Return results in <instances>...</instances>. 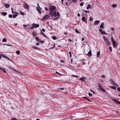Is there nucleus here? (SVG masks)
I'll return each instance as SVG.
<instances>
[{"label": "nucleus", "instance_id": "17", "mask_svg": "<svg viewBox=\"0 0 120 120\" xmlns=\"http://www.w3.org/2000/svg\"><path fill=\"white\" fill-rule=\"evenodd\" d=\"M12 69L14 71V72L15 73L17 72L19 73H20L19 72V71L13 68Z\"/></svg>", "mask_w": 120, "mask_h": 120}, {"label": "nucleus", "instance_id": "64", "mask_svg": "<svg viewBox=\"0 0 120 120\" xmlns=\"http://www.w3.org/2000/svg\"><path fill=\"white\" fill-rule=\"evenodd\" d=\"M77 15L79 17L80 16V14L79 13H78V14Z\"/></svg>", "mask_w": 120, "mask_h": 120}, {"label": "nucleus", "instance_id": "56", "mask_svg": "<svg viewBox=\"0 0 120 120\" xmlns=\"http://www.w3.org/2000/svg\"><path fill=\"white\" fill-rule=\"evenodd\" d=\"M36 45H39V43H36Z\"/></svg>", "mask_w": 120, "mask_h": 120}, {"label": "nucleus", "instance_id": "34", "mask_svg": "<svg viewBox=\"0 0 120 120\" xmlns=\"http://www.w3.org/2000/svg\"><path fill=\"white\" fill-rule=\"evenodd\" d=\"M60 14L59 12H57V15L58 16V17L59 18Z\"/></svg>", "mask_w": 120, "mask_h": 120}, {"label": "nucleus", "instance_id": "51", "mask_svg": "<svg viewBox=\"0 0 120 120\" xmlns=\"http://www.w3.org/2000/svg\"><path fill=\"white\" fill-rule=\"evenodd\" d=\"M105 75H101V77L102 78H105Z\"/></svg>", "mask_w": 120, "mask_h": 120}, {"label": "nucleus", "instance_id": "46", "mask_svg": "<svg viewBox=\"0 0 120 120\" xmlns=\"http://www.w3.org/2000/svg\"><path fill=\"white\" fill-rule=\"evenodd\" d=\"M11 120H17V119L15 118H12Z\"/></svg>", "mask_w": 120, "mask_h": 120}, {"label": "nucleus", "instance_id": "58", "mask_svg": "<svg viewBox=\"0 0 120 120\" xmlns=\"http://www.w3.org/2000/svg\"><path fill=\"white\" fill-rule=\"evenodd\" d=\"M115 85L116 86L118 87H119L118 85L116 83Z\"/></svg>", "mask_w": 120, "mask_h": 120}, {"label": "nucleus", "instance_id": "33", "mask_svg": "<svg viewBox=\"0 0 120 120\" xmlns=\"http://www.w3.org/2000/svg\"><path fill=\"white\" fill-rule=\"evenodd\" d=\"M20 14L21 15H24V13L23 12H22L21 11H20Z\"/></svg>", "mask_w": 120, "mask_h": 120}, {"label": "nucleus", "instance_id": "1", "mask_svg": "<svg viewBox=\"0 0 120 120\" xmlns=\"http://www.w3.org/2000/svg\"><path fill=\"white\" fill-rule=\"evenodd\" d=\"M56 7L52 6H50L49 8L50 12H49L50 16L52 17L56 16Z\"/></svg>", "mask_w": 120, "mask_h": 120}, {"label": "nucleus", "instance_id": "37", "mask_svg": "<svg viewBox=\"0 0 120 120\" xmlns=\"http://www.w3.org/2000/svg\"><path fill=\"white\" fill-rule=\"evenodd\" d=\"M59 18L58 17L55 18L53 19V20L55 21L56 20H57Z\"/></svg>", "mask_w": 120, "mask_h": 120}, {"label": "nucleus", "instance_id": "13", "mask_svg": "<svg viewBox=\"0 0 120 120\" xmlns=\"http://www.w3.org/2000/svg\"><path fill=\"white\" fill-rule=\"evenodd\" d=\"M98 90L104 93L106 92L105 90L103 88Z\"/></svg>", "mask_w": 120, "mask_h": 120}, {"label": "nucleus", "instance_id": "36", "mask_svg": "<svg viewBox=\"0 0 120 120\" xmlns=\"http://www.w3.org/2000/svg\"><path fill=\"white\" fill-rule=\"evenodd\" d=\"M33 49H39V48H37V47H35L34 46L33 47Z\"/></svg>", "mask_w": 120, "mask_h": 120}, {"label": "nucleus", "instance_id": "2", "mask_svg": "<svg viewBox=\"0 0 120 120\" xmlns=\"http://www.w3.org/2000/svg\"><path fill=\"white\" fill-rule=\"evenodd\" d=\"M104 25V22H103L101 23V25L100 26V29L99 31L100 33L103 35H106L107 34L105 32V31H103L101 29L102 28V29H103L104 28V27L103 26Z\"/></svg>", "mask_w": 120, "mask_h": 120}, {"label": "nucleus", "instance_id": "15", "mask_svg": "<svg viewBox=\"0 0 120 120\" xmlns=\"http://www.w3.org/2000/svg\"><path fill=\"white\" fill-rule=\"evenodd\" d=\"M4 6L7 8H8L10 7V5L8 4H5Z\"/></svg>", "mask_w": 120, "mask_h": 120}, {"label": "nucleus", "instance_id": "53", "mask_svg": "<svg viewBox=\"0 0 120 120\" xmlns=\"http://www.w3.org/2000/svg\"><path fill=\"white\" fill-rule=\"evenodd\" d=\"M0 69L2 71L3 70L5 69L4 68H2L0 67Z\"/></svg>", "mask_w": 120, "mask_h": 120}, {"label": "nucleus", "instance_id": "63", "mask_svg": "<svg viewBox=\"0 0 120 120\" xmlns=\"http://www.w3.org/2000/svg\"><path fill=\"white\" fill-rule=\"evenodd\" d=\"M37 5L38 6V7H39V8H41V7H40V6H39V4H37Z\"/></svg>", "mask_w": 120, "mask_h": 120}, {"label": "nucleus", "instance_id": "50", "mask_svg": "<svg viewBox=\"0 0 120 120\" xmlns=\"http://www.w3.org/2000/svg\"><path fill=\"white\" fill-rule=\"evenodd\" d=\"M56 73L58 74L59 75H61V74H60V73H59L58 72L56 71Z\"/></svg>", "mask_w": 120, "mask_h": 120}, {"label": "nucleus", "instance_id": "52", "mask_svg": "<svg viewBox=\"0 0 120 120\" xmlns=\"http://www.w3.org/2000/svg\"><path fill=\"white\" fill-rule=\"evenodd\" d=\"M69 54L70 56V57H71V52L70 51L69 52Z\"/></svg>", "mask_w": 120, "mask_h": 120}, {"label": "nucleus", "instance_id": "55", "mask_svg": "<svg viewBox=\"0 0 120 120\" xmlns=\"http://www.w3.org/2000/svg\"><path fill=\"white\" fill-rule=\"evenodd\" d=\"M111 29L112 30H114V29L113 27H111Z\"/></svg>", "mask_w": 120, "mask_h": 120}, {"label": "nucleus", "instance_id": "32", "mask_svg": "<svg viewBox=\"0 0 120 120\" xmlns=\"http://www.w3.org/2000/svg\"><path fill=\"white\" fill-rule=\"evenodd\" d=\"M111 83L113 85H115L116 83L114 81H112L111 82Z\"/></svg>", "mask_w": 120, "mask_h": 120}, {"label": "nucleus", "instance_id": "49", "mask_svg": "<svg viewBox=\"0 0 120 120\" xmlns=\"http://www.w3.org/2000/svg\"><path fill=\"white\" fill-rule=\"evenodd\" d=\"M45 10L46 11H48L49 10V9H48V8H47L45 7Z\"/></svg>", "mask_w": 120, "mask_h": 120}, {"label": "nucleus", "instance_id": "28", "mask_svg": "<svg viewBox=\"0 0 120 120\" xmlns=\"http://www.w3.org/2000/svg\"><path fill=\"white\" fill-rule=\"evenodd\" d=\"M82 20L83 21H84L85 20V18L84 17H83L82 19Z\"/></svg>", "mask_w": 120, "mask_h": 120}, {"label": "nucleus", "instance_id": "3", "mask_svg": "<svg viewBox=\"0 0 120 120\" xmlns=\"http://www.w3.org/2000/svg\"><path fill=\"white\" fill-rule=\"evenodd\" d=\"M104 39L107 45H111V43L109 41L108 38H106L105 37Z\"/></svg>", "mask_w": 120, "mask_h": 120}, {"label": "nucleus", "instance_id": "25", "mask_svg": "<svg viewBox=\"0 0 120 120\" xmlns=\"http://www.w3.org/2000/svg\"><path fill=\"white\" fill-rule=\"evenodd\" d=\"M111 41L112 42V43L114 42L115 41H114L113 38L112 37H111Z\"/></svg>", "mask_w": 120, "mask_h": 120}, {"label": "nucleus", "instance_id": "31", "mask_svg": "<svg viewBox=\"0 0 120 120\" xmlns=\"http://www.w3.org/2000/svg\"><path fill=\"white\" fill-rule=\"evenodd\" d=\"M52 38L54 40H55L56 39V37L55 36H54L52 37Z\"/></svg>", "mask_w": 120, "mask_h": 120}, {"label": "nucleus", "instance_id": "6", "mask_svg": "<svg viewBox=\"0 0 120 120\" xmlns=\"http://www.w3.org/2000/svg\"><path fill=\"white\" fill-rule=\"evenodd\" d=\"M112 100L117 104H120V102L117 100L116 98L113 99Z\"/></svg>", "mask_w": 120, "mask_h": 120}, {"label": "nucleus", "instance_id": "7", "mask_svg": "<svg viewBox=\"0 0 120 120\" xmlns=\"http://www.w3.org/2000/svg\"><path fill=\"white\" fill-rule=\"evenodd\" d=\"M112 43H113V47L114 48H116V47L117 46V43L116 42V41H115L114 42H112Z\"/></svg>", "mask_w": 120, "mask_h": 120}, {"label": "nucleus", "instance_id": "14", "mask_svg": "<svg viewBox=\"0 0 120 120\" xmlns=\"http://www.w3.org/2000/svg\"><path fill=\"white\" fill-rule=\"evenodd\" d=\"M2 56L3 57H4L6 59H8L9 60H11V59H9V58H8V57L4 55H3Z\"/></svg>", "mask_w": 120, "mask_h": 120}, {"label": "nucleus", "instance_id": "9", "mask_svg": "<svg viewBox=\"0 0 120 120\" xmlns=\"http://www.w3.org/2000/svg\"><path fill=\"white\" fill-rule=\"evenodd\" d=\"M100 21L99 20H96L94 22V24L95 25H98Z\"/></svg>", "mask_w": 120, "mask_h": 120}, {"label": "nucleus", "instance_id": "45", "mask_svg": "<svg viewBox=\"0 0 120 120\" xmlns=\"http://www.w3.org/2000/svg\"><path fill=\"white\" fill-rule=\"evenodd\" d=\"M72 77H77V78H78V76H76V75H72Z\"/></svg>", "mask_w": 120, "mask_h": 120}, {"label": "nucleus", "instance_id": "19", "mask_svg": "<svg viewBox=\"0 0 120 120\" xmlns=\"http://www.w3.org/2000/svg\"><path fill=\"white\" fill-rule=\"evenodd\" d=\"M1 13L2 15H3L4 16L6 15L7 14V12H2Z\"/></svg>", "mask_w": 120, "mask_h": 120}, {"label": "nucleus", "instance_id": "40", "mask_svg": "<svg viewBox=\"0 0 120 120\" xmlns=\"http://www.w3.org/2000/svg\"><path fill=\"white\" fill-rule=\"evenodd\" d=\"M109 49L110 50V51L112 52V47H109Z\"/></svg>", "mask_w": 120, "mask_h": 120}, {"label": "nucleus", "instance_id": "60", "mask_svg": "<svg viewBox=\"0 0 120 120\" xmlns=\"http://www.w3.org/2000/svg\"><path fill=\"white\" fill-rule=\"evenodd\" d=\"M42 30L43 32H45V30L44 29H42Z\"/></svg>", "mask_w": 120, "mask_h": 120}, {"label": "nucleus", "instance_id": "12", "mask_svg": "<svg viewBox=\"0 0 120 120\" xmlns=\"http://www.w3.org/2000/svg\"><path fill=\"white\" fill-rule=\"evenodd\" d=\"M33 26L34 27L36 28L39 26V25L38 24H33Z\"/></svg>", "mask_w": 120, "mask_h": 120}, {"label": "nucleus", "instance_id": "57", "mask_svg": "<svg viewBox=\"0 0 120 120\" xmlns=\"http://www.w3.org/2000/svg\"><path fill=\"white\" fill-rule=\"evenodd\" d=\"M60 90H64V88H59Z\"/></svg>", "mask_w": 120, "mask_h": 120}, {"label": "nucleus", "instance_id": "47", "mask_svg": "<svg viewBox=\"0 0 120 120\" xmlns=\"http://www.w3.org/2000/svg\"><path fill=\"white\" fill-rule=\"evenodd\" d=\"M89 95L90 96H92V94H91L90 93H88Z\"/></svg>", "mask_w": 120, "mask_h": 120}, {"label": "nucleus", "instance_id": "35", "mask_svg": "<svg viewBox=\"0 0 120 120\" xmlns=\"http://www.w3.org/2000/svg\"><path fill=\"white\" fill-rule=\"evenodd\" d=\"M35 39H36V40L38 41V42H39V38L37 37H36L35 38Z\"/></svg>", "mask_w": 120, "mask_h": 120}, {"label": "nucleus", "instance_id": "16", "mask_svg": "<svg viewBox=\"0 0 120 120\" xmlns=\"http://www.w3.org/2000/svg\"><path fill=\"white\" fill-rule=\"evenodd\" d=\"M41 34L44 37L48 38L43 33L42 31H41Z\"/></svg>", "mask_w": 120, "mask_h": 120}, {"label": "nucleus", "instance_id": "21", "mask_svg": "<svg viewBox=\"0 0 120 120\" xmlns=\"http://www.w3.org/2000/svg\"><path fill=\"white\" fill-rule=\"evenodd\" d=\"M100 55V51H98L97 53V57H99V56Z\"/></svg>", "mask_w": 120, "mask_h": 120}, {"label": "nucleus", "instance_id": "20", "mask_svg": "<svg viewBox=\"0 0 120 120\" xmlns=\"http://www.w3.org/2000/svg\"><path fill=\"white\" fill-rule=\"evenodd\" d=\"M83 98L89 102L91 101L87 97H85Z\"/></svg>", "mask_w": 120, "mask_h": 120}, {"label": "nucleus", "instance_id": "22", "mask_svg": "<svg viewBox=\"0 0 120 120\" xmlns=\"http://www.w3.org/2000/svg\"><path fill=\"white\" fill-rule=\"evenodd\" d=\"M85 77H82L80 79V80H82L83 81H84V79H85Z\"/></svg>", "mask_w": 120, "mask_h": 120}, {"label": "nucleus", "instance_id": "59", "mask_svg": "<svg viewBox=\"0 0 120 120\" xmlns=\"http://www.w3.org/2000/svg\"><path fill=\"white\" fill-rule=\"evenodd\" d=\"M4 73H6L7 72L5 70H2Z\"/></svg>", "mask_w": 120, "mask_h": 120}, {"label": "nucleus", "instance_id": "44", "mask_svg": "<svg viewBox=\"0 0 120 120\" xmlns=\"http://www.w3.org/2000/svg\"><path fill=\"white\" fill-rule=\"evenodd\" d=\"M33 35L34 37L36 35V34L35 32H34L33 34Z\"/></svg>", "mask_w": 120, "mask_h": 120}, {"label": "nucleus", "instance_id": "26", "mask_svg": "<svg viewBox=\"0 0 120 120\" xmlns=\"http://www.w3.org/2000/svg\"><path fill=\"white\" fill-rule=\"evenodd\" d=\"M116 6L117 5L116 4H113L112 5V7L114 8H115Z\"/></svg>", "mask_w": 120, "mask_h": 120}, {"label": "nucleus", "instance_id": "61", "mask_svg": "<svg viewBox=\"0 0 120 120\" xmlns=\"http://www.w3.org/2000/svg\"><path fill=\"white\" fill-rule=\"evenodd\" d=\"M55 46V45L54 44L53 47L51 48L50 49H53L54 47Z\"/></svg>", "mask_w": 120, "mask_h": 120}, {"label": "nucleus", "instance_id": "29", "mask_svg": "<svg viewBox=\"0 0 120 120\" xmlns=\"http://www.w3.org/2000/svg\"><path fill=\"white\" fill-rule=\"evenodd\" d=\"M110 87H111V88L112 89H114V90L116 89V88L114 86H111Z\"/></svg>", "mask_w": 120, "mask_h": 120}, {"label": "nucleus", "instance_id": "30", "mask_svg": "<svg viewBox=\"0 0 120 120\" xmlns=\"http://www.w3.org/2000/svg\"><path fill=\"white\" fill-rule=\"evenodd\" d=\"M18 16L17 14H15L14 15H13V18H15V17L17 16Z\"/></svg>", "mask_w": 120, "mask_h": 120}, {"label": "nucleus", "instance_id": "42", "mask_svg": "<svg viewBox=\"0 0 120 120\" xmlns=\"http://www.w3.org/2000/svg\"><path fill=\"white\" fill-rule=\"evenodd\" d=\"M89 20L90 21H93V19H92V17H90V19H89Z\"/></svg>", "mask_w": 120, "mask_h": 120}, {"label": "nucleus", "instance_id": "11", "mask_svg": "<svg viewBox=\"0 0 120 120\" xmlns=\"http://www.w3.org/2000/svg\"><path fill=\"white\" fill-rule=\"evenodd\" d=\"M98 90H99L100 89H101L102 88V86L99 83H98Z\"/></svg>", "mask_w": 120, "mask_h": 120}, {"label": "nucleus", "instance_id": "39", "mask_svg": "<svg viewBox=\"0 0 120 120\" xmlns=\"http://www.w3.org/2000/svg\"><path fill=\"white\" fill-rule=\"evenodd\" d=\"M83 11L84 12H85L86 13H89L90 12L89 11L86 10H84Z\"/></svg>", "mask_w": 120, "mask_h": 120}, {"label": "nucleus", "instance_id": "27", "mask_svg": "<svg viewBox=\"0 0 120 120\" xmlns=\"http://www.w3.org/2000/svg\"><path fill=\"white\" fill-rule=\"evenodd\" d=\"M20 51L19 50H17L16 51V53L17 55H19L20 54Z\"/></svg>", "mask_w": 120, "mask_h": 120}, {"label": "nucleus", "instance_id": "4", "mask_svg": "<svg viewBox=\"0 0 120 120\" xmlns=\"http://www.w3.org/2000/svg\"><path fill=\"white\" fill-rule=\"evenodd\" d=\"M23 6L25 9L27 10H29V6L26 3H24Z\"/></svg>", "mask_w": 120, "mask_h": 120}, {"label": "nucleus", "instance_id": "8", "mask_svg": "<svg viewBox=\"0 0 120 120\" xmlns=\"http://www.w3.org/2000/svg\"><path fill=\"white\" fill-rule=\"evenodd\" d=\"M37 10L38 11V12L40 14H41V8H38V7H37L36 8Z\"/></svg>", "mask_w": 120, "mask_h": 120}, {"label": "nucleus", "instance_id": "62", "mask_svg": "<svg viewBox=\"0 0 120 120\" xmlns=\"http://www.w3.org/2000/svg\"><path fill=\"white\" fill-rule=\"evenodd\" d=\"M39 41L41 43H44V41Z\"/></svg>", "mask_w": 120, "mask_h": 120}, {"label": "nucleus", "instance_id": "10", "mask_svg": "<svg viewBox=\"0 0 120 120\" xmlns=\"http://www.w3.org/2000/svg\"><path fill=\"white\" fill-rule=\"evenodd\" d=\"M87 55L89 57L90 56L92 55L91 52L90 50L89 52H88Z\"/></svg>", "mask_w": 120, "mask_h": 120}, {"label": "nucleus", "instance_id": "54", "mask_svg": "<svg viewBox=\"0 0 120 120\" xmlns=\"http://www.w3.org/2000/svg\"><path fill=\"white\" fill-rule=\"evenodd\" d=\"M68 41H69V42H71L72 41V40H71V39L69 38L68 39Z\"/></svg>", "mask_w": 120, "mask_h": 120}, {"label": "nucleus", "instance_id": "5", "mask_svg": "<svg viewBox=\"0 0 120 120\" xmlns=\"http://www.w3.org/2000/svg\"><path fill=\"white\" fill-rule=\"evenodd\" d=\"M49 17V15H46L43 17V20H45L48 19Z\"/></svg>", "mask_w": 120, "mask_h": 120}, {"label": "nucleus", "instance_id": "18", "mask_svg": "<svg viewBox=\"0 0 120 120\" xmlns=\"http://www.w3.org/2000/svg\"><path fill=\"white\" fill-rule=\"evenodd\" d=\"M91 8V5L89 4H88L87 6L86 7V9H88Z\"/></svg>", "mask_w": 120, "mask_h": 120}, {"label": "nucleus", "instance_id": "38", "mask_svg": "<svg viewBox=\"0 0 120 120\" xmlns=\"http://www.w3.org/2000/svg\"><path fill=\"white\" fill-rule=\"evenodd\" d=\"M77 2V0H72L71 2L73 3L76 2Z\"/></svg>", "mask_w": 120, "mask_h": 120}, {"label": "nucleus", "instance_id": "43", "mask_svg": "<svg viewBox=\"0 0 120 120\" xmlns=\"http://www.w3.org/2000/svg\"><path fill=\"white\" fill-rule=\"evenodd\" d=\"M9 17L10 18H12V15H9Z\"/></svg>", "mask_w": 120, "mask_h": 120}, {"label": "nucleus", "instance_id": "48", "mask_svg": "<svg viewBox=\"0 0 120 120\" xmlns=\"http://www.w3.org/2000/svg\"><path fill=\"white\" fill-rule=\"evenodd\" d=\"M117 90L118 91H120V88L119 87H118Z\"/></svg>", "mask_w": 120, "mask_h": 120}, {"label": "nucleus", "instance_id": "41", "mask_svg": "<svg viewBox=\"0 0 120 120\" xmlns=\"http://www.w3.org/2000/svg\"><path fill=\"white\" fill-rule=\"evenodd\" d=\"M84 2H83L82 3H80V5L81 6H82L83 5V4H84Z\"/></svg>", "mask_w": 120, "mask_h": 120}, {"label": "nucleus", "instance_id": "23", "mask_svg": "<svg viewBox=\"0 0 120 120\" xmlns=\"http://www.w3.org/2000/svg\"><path fill=\"white\" fill-rule=\"evenodd\" d=\"M75 32L77 34H80L81 33L79 31H78L77 29H76L75 30Z\"/></svg>", "mask_w": 120, "mask_h": 120}, {"label": "nucleus", "instance_id": "24", "mask_svg": "<svg viewBox=\"0 0 120 120\" xmlns=\"http://www.w3.org/2000/svg\"><path fill=\"white\" fill-rule=\"evenodd\" d=\"M7 39L5 38H3L2 40V41L3 42H6L7 41Z\"/></svg>", "mask_w": 120, "mask_h": 120}]
</instances>
